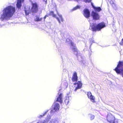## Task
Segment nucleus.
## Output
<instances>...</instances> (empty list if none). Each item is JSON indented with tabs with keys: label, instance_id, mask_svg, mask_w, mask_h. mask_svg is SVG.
Returning a JSON list of instances; mask_svg holds the SVG:
<instances>
[{
	"label": "nucleus",
	"instance_id": "1",
	"mask_svg": "<svg viewBox=\"0 0 123 123\" xmlns=\"http://www.w3.org/2000/svg\"><path fill=\"white\" fill-rule=\"evenodd\" d=\"M14 7L8 6L4 8L0 15V20L2 21H7L10 20L15 11Z\"/></svg>",
	"mask_w": 123,
	"mask_h": 123
},
{
	"label": "nucleus",
	"instance_id": "2",
	"mask_svg": "<svg viewBox=\"0 0 123 123\" xmlns=\"http://www.w3.org/2000/svg\"><path fill=\"white\" fill-rule=\"evenodd\" d=\"M66 41L68 42L69 43H70L71 44V48L72 49L73 51L74 52V54L78 56V57L79 60L80 61H81L84 64H85V60H84V57H82L81 56H78V52L77 51V50L76 49V48L75 46V44L74 43L72 42V41L70 40L69 39H66Z\"/></svg>",
	"mask_w": 123,
	"mask_h": 123
},
{
	"label": "nucleus",
	"instance_id": "3",
	"mask_svg": "<svg viewBox=\"0 0 123 123\" xmlns=\"http://www.w3.org/2000/svg\"><path fill=\"white\" fill-rule=\"evenodd\" d=\"M90 29L93 31H96L97 30L100 31L102 28L105 26V24L104 23H101L97 25L95 23L90 22Z\"/></svg>",
	"mask_w": 123,
	"mask_h": 123
},
{
	"label": "nucleus",
	"instance_id": "4",
	"mask_svg": "<svg viewBox=\"0 0 123 123\" xmlns=\"http://www.w3.org/2000/svg\"><path fill=\"white\" fill-rule=\"evenodd\" d=\"M60 108V106L59 104L55 102L52 106V108L51 109L50 112V114L51 115H53L55 112L58 111Z\"/></svg>",
	"mask_w": 123,
	"mask_h": 123
},
{
	"label": "nucleus",
	"instance_id": "5",
	"mask_svg": "<svg viewBox=\"0 0 123 123\" xmlns=\"http://www.w3.org/2000/svg\"><path fill=\"white\" fill-rule=\"evenodd\" d=\"M106 119L107 121L110 123H118V120L115 119L114 117L110 113L108 114Z\"/></svg>",
	"mask_w": 123,
	"mask_h": 123
},
{
	"label": "nucleus",
	"instance_id": "6",
	"mask_svg": "<svg viewBox=\"0 0 123 123\" xmlns=\"http://www.w3.org/2000/svg\"><path fill=\"white\" fill-rule=\"evenodd\" d=\"M75 85L74 87L73 88V90L75 92H76L77 90L80 89L82 86V84L80 81H78L77 83H75L74 84Z\"/></svg>",
	"mask_w": 123,
	"mask_h": 123
},
{
	"label": "nucleus",
	"instance_id": "7",
	"mask_svg": "<svg viewBox=\"0 0 123 123\" xmlns=\"http://www.w3.org/2000/svg\"><path fill=\"white\" fill-rule=\"evenodd\" d=\"M122 69H123V62L119 61L115 70L116 71Z\"/></svg>",
	"mask_w": 123,
	"mask_h": 123
},
{
	"label": "nucleus",
	"instance_id": "8",
	"mask_svg": "<svg viewBox=\"0 0 123 123\" xmlns=\"http://www.w3.org/2000/svg\"><path fill=\"white\" fill-rule=\"evenodd\" d=\"M91 15L93 18L95 20H98L99 18V16L98 13L93 11L92 12Z\"/></svg>",
	"mask_w": 123,
	"mask_h": 123
},
{
	"label": "nucleus",
	"instance_id": "9",
	"mask_svg": "<svg viewBox=\"0 0 123 123\" xmlns=\"http://www.w3.org/2000/svg\"><path fill=\"white\" fill-rule=\"evenodd\" d=\"M63 95L62 94L59 93L58 95L57 96V98L56 101H58L61 103L63 101L62 98Z\"/></svg>",
	"mask_w": 123,
	"mask_h": 123
},
{
	"label": "nucleus",
	"instance_id": "10",
	"mask_svg": "<svg viewBox=\"0 0 123 123\" xmlns=\"http://www.w3.org/2000/svg\"><path fill=\"white\" fill-rule=\"evenodd\" d=\"M87 95L88 98L91 99V101L92 102H94L95 98L94 97L92 96L91 92H87Z\"/></svg>",
	"mask_w": 123,
	"mask_h": 123
},
{
	"label": "nucleus",
	"instance_id": "11",
	"mask_svg": "<svg viewBox=\"0 0 123 123\" xmlns=\"http://www.w3.org/2000/svg\"><path fill=\"white\" fill-rule=\"evenodd\" d=\"M84 15L86 18H88L90 16V12L87 9H85L84 10Z\"/></svg>",
	"mask_w": 123,
	"mask_h": 123
},
{
	"label": "nucleus",
	"instance_id": "12",
	"mask_svg": "<svg viewBox=\"0 0 123 123\" xmlns=\"http://www.w3.org/2000/svg\"><path fill=\"white\" fill-rule=\"evenodd\" d=\"M51 118V116L48 115L46 118L45 120H44L42 122L39 121L37 123H47L50 120Z\"/></svg>",
	"mask_w": 123,
	"mask_h": 123
},
{
	"label": "nucleus",
	"instance_id": "13",
	"mask_svg": "<svg viewBox=\"0 0 123 123\" xmlns=\"http://www.w3.org/2000/svg\"><path fill=\"white\" fill-rule=\"evenodd\" d=\"M32 12H35L37 10V4L36 3L32 4Z\"/></svg>",
	"mask_w": 123,
	"mask_h": 123
},
{
	"label": "nucleus",
	"instance_id": "14",
	"mask_svg": "<svg viewBox=\"0 0 123 123\" xmlns=\"http://www.w3.org/2000/svg\"><path fill=\"white\" fill-rule=\"evenodd\" d=\"M72 80L73 82H76L78 80V77L77 73L76 72H74V73Z\"/></svg>",
	"mask_w": 123,
	"mask_h": 123
},
{
	"label": "nucleus",
	"instance_id": "15",
	"mask_svg": "<svg viewBox=\"0 0 123 123\" xmlns=\"http://www.w3.org/2000/svg\"><path fill=\"white\" fill-rule=\"evenodd\" d=\"M24 0H18L16 4L17 7L18 8H20L21 5V3L23 2Z\"/></svg>",
	"mask_w": 123,
	"mask_h": 123
},
{
	"label": "nucleus",
	"instance_id": "16",
	"mask_svg": "<svg viewBox=\"0 0 123 123\" xmlns=\"http://www.w3.org/2000/svg\"><path fill=\"white\" fill-rule=\"evenodd\" d=\"M92 5L94 10L96 12H98L102 10L100 7H96L93 5L92 3Z\"/></svg>",
	"mask_w": 123,
	"mask_h": 123
},
{
	"label": "nucleus",
	"instance_id": "17",
	"mask_svg": "<svg viewBox=\"0 0 123 123\" xmlns=\"http://www.w3.org/2000/svg\"><path fill=\"white\" fill-rule=\"evenodd\" d=\"M118 74H120L123 78V69L116 71Z\"/></svg>",
	"mask_w": 123,
	"mask_h": 123
},
{
	"label": "nucleus",
	"instance_id": "18",
	"mask_svg": "<svg viewBox=\"0 0 123 123\" xmlns=\"http://www.w3.org/2000/svg\"><path fill=\"white\" fill-rule=\"evenodd\" d=\"M48 110H47V111H45L43 112V113L42 114H41V115H40L39 116H37V117L38 118H40L43 117L47 113V112H48Z\"/></svg>",
	"mask_w": 123,
	"mask_h": 123
},
{
	"label": "nucleus",
	"instance_id": "19",
	"mask_svg": "<svg viewBox=\"0 0 123 123\" xmlns=\"http://www.w3.org/2000/svg\"><path fill=\"white\" fill-rule=\"evenodd\" d=\"M56 119L55 118H54L51 120L48 123H56Z\"/></svg>",
	"mask_w": 123,
	"mask_h": 123
},
{
	"label": "nucleus",
	"instance_id": "20",
	"mask_svg": "<svg viewBox=\"0 0 123 123\" xmlns=\"http://www.w3.org/2000/svg\"><path fill=\"white\" fill-rule=\"evenodd\" d=\"M42 18H40L39 17L37 16L36 17V18L35 19V21H41L42 20Z\"/></svg>",
	"mask_w": 123,
	"mask_h": 123
},
{
	"label": "nucleus",
	"instance_id": "21",
	"mask_svg": "<svg viewBox=\"0 0 123 123\" xmlns=\"http://www.w3.org/2000/svg\"><path fill=\"white\" fill-rule=\"evenodd\" d=\"M65 102L66 105H68L69 102V98L68 97H67L65 100Z\"/></svg>",
	"mask_w": 123,
	"mask_h": 123
},
{
	"label": "nucleus",
	"instance_id": "22",
	"mask_svg": "<svg viewBox=\"0 0 123 123\" xmlns=\"http://www.w3.org/2000/svg\"><path fill=\"white\" fill-rule=\"evenodd\" d=\"M57 14L58 15L62 21H63V19L62 18V16L61 14H59V13L57 12Z\"/></svg>",
	"mask_w": 123,
	"mask_h": 123
},
{
	"label": "nucleus",
	"instance_id": "23",
	"mask_svg": "<svg viewBox=\"0 0 123 123\" xmlns=\"http://www.w3.org/2000/svg\"><path fill=\"white\" fill-rule=\"evenodd\" d=\"M49 15H52L54 17H56V15L54 14V12L53 11H51L49 13Z\"/></svg>",
	"mask_w": 123,
	"mask_h": 123
},
{
	"label": "nucleus",
	"instance_id": "24",
	"mask_svg": "<svg viewBox=\"0 0 123 123\" xmlns=\"http://www.w3.org/2000/svg\"><path fill=\"white\" fill-rule=\"evenodd\" d=\"M89 116L90 117V119L91 120H93L94 118L95 117L94 116L91 114H89Z\"/></svg>",
	"mask_w": 123,
	"mask_h": 123
},
{
	"label": "nucleus",
	"instance_id": "25",
	"mask_svg": "<svg viewBox=\"0 0 123 123\" xmlns=\"http://www.w3.org/2000/svg\"><path fill=\"white\" fill-rule=\"evenodd\" d=\"M80 6H77L73 8L72 10V11H74L76 10V9L80 8Z\"/></svg>",
	"mask_w": 123,
	"mask_h": 123
},
{
	"label": "nucleus",
	"instance_id": "26",
	"mask_svg": "<svg viewBox=\"0 0 123 123\" xmlns=\"http://www.w3.org/2000/svg\"><path fill=\"white\" fill-rule=\"evenodd\" d=\"M114 0H108L110 4H111L112 5H113V4H114Z\"/></svg>",
	"mask_w": 123,
	"mask_h": 123
},
{
	"label": "nucleus",
	"instance_id": "27",
	"mask_svg": "<svg viewBox=\"0 0 123 123\" xmlns=\"http://www.w3.org/2000/svg\"><path fill=\"white\" fill-rule=\"evenodd\" d=\"M25 15L27 16L29 15V11L28 10H26L25 9Z\"/></svg>",
	"mask_w": 123,
	"mask_h": 123
},
{
	"label": "nucleus",
	"instance_id": "28",
	"mask_svg": "<svg viewBox=\"0 0 123 123\" xmlns=\"http://www.w3.org/2000/svg\"><path fill=\"white\" fill-rule=\"evenodd\" d=\"M91 0H84V1L86 3L90 2H91Z\"/></svg>",
	"mask_w": 123,
	"mask_h": 123
},
{
	"label": "nucleus",
	"instance_id": "29",
	"mask_svg": "<svg viewBox=\"0 0 123 123\" xmlns=\"http://www.w3.org/2000/svg\"><path fill=\"white\" fill-rule=\"evenodd\" d=\"M56 18L57 19V20H58V22H59V23H61V22H60V19H59V18H58V17H56Z\"/></svg>",
	"mask_w": 123,
	"mask_h": 123
},
{
	"label": "nucleus",
	"instance_id": "30",
	"mask_svg": "<svg viewBox=\"0 0 123 123\" xmlns=\"http://www.w3.org/2000/svg\"><path fill=\"white\" fill-rule=\"evenodd\" d=\"M48 15H46L44 17V21L45 20V19H46V17H48Z\"/></svg>",
	"mask_w": 123,
	"mask_h": 123
},
{
	"label": "nucleus",
	"instance_id": "31",
	"mask_svg": "<svg viewBox=\"0 0 123 123\" xmlns=\"http://www.w3.org/2000/svg\"><path fill=\"white\" fill-rule=\"evenodd\" d=\"M92 42L93 43H94L95 42L94 40H93L92 41Z\"/></svg>",
	"mask_w": 123,
	"mask_h": 123
},
{
	"label": "nucleus",
	"instance_id": "32",
	"mask_svg": "<svg viewBox=\"0 0 123 123\" xmlns=\"http://www.w3.org/2000/svg\"><path fill=\"white\" fill-rule=\"evenodd\" d=\"M122 42L123 43V39H122Z\"/></svg>",
	"mask_w": 123,
	"mask_h": 123
},
{
	"label": "nucleus",
	"instance_id": "33",
	"mask_svg": "<svg viewBox=\"0 0 123 123\" xmlns=\"http://www.w3.org/2000/svg\"><path fill=\"white\" fill-rule=\"evenodd\" d=\"M61 35L62 36V35H63L62 33H61Z\"/></svg>",
	"mask_w": 123,
	"mask_h": 123
},
{
	"label": "nucleus",
	"instance_id": "34",
	"mask_svg": "<svg viewBox=\"0 0 123 123\" xmlns=\"http://www.w3.org/2000/svg\"><path fill=\"white\" fill-rule=\"evenodd\" d=\"M58 51H60L59 50H58Z\"/></svg>",
	"mask_w": 123,
	"mask_h": 123
},
{
	"label": "nucleus",
	"instance_id": "35",
	"mask_svg": "<svg viewBox=\"0 0 123 123\" xmlns=\"http://www.w3.org/2000/svg\"><path fill=\"white\" fill-rule=\"evenodd\" d=\"M46 2V1H45V2Z\"/></svg>",
	"mask_w": 123,
	"mask_h": 123
}]
</instances>
